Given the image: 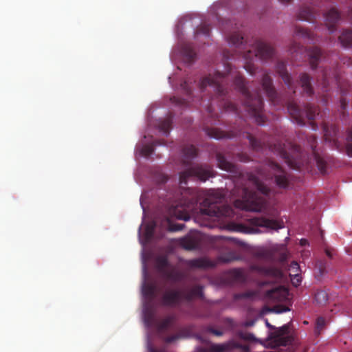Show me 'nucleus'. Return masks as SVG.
Returning a JSON list of instances; mask_svg holds the SVG:
<instances>
[{"instance_id":"obj_1","label":"nucleus","mask_w":352,"mask_h":352,"mask_svg":"<svg viewBox=\"0 0 352 352\" xmlns=\"http://www.w3.org/2000/svg\"><path fill=\"white\" fill-rule=\"evenodd\" d=\"M226 73L215 72L203 78L199 82L201 92L212 91L214 97L219 100V106L226 111H232L240 115L235 104L227 97L228 81L232 79L233 85L242 95L245 110L258 125H263L265 118L263 113V100L261 94L260 88L251 92L245 83L244 77L230 64L225 63Z\"/></svg>"},{"instance_id":"obj_2","label":"nucleus","mask_w":352,"mask_h":352,"mask_svg":"<svg viewBox=\"0 0 352 352\" xmlns=\"http://www.w3.org/2000/svg\"><path fill=\"white\" fill-rule=\"evenodd\" d=\"M224 195L219 190H209L207 192L191 190L188 195H182L179 201L172 204L169 207V214L178 219L187 221L190 219L189 213L192 212L197 204H200V218L203 219L202 226L214 228L216 221L221 217H232L233 209L223 204Z\"/></svg>"},{"instance_id":"obj_3","label":"nucleus","mask_w":352,"mask_h":352,"mask_svg":"<svg viewBox=\"0 0 352 352\" xmlns=\"http://www.w3.org/2000/svg\"><path fill=\"white\" fill-rule=\"evenodd\" d=\"M248 179L256 190L252 191L245 188L243 190V199L235 200L234 205L236 208L246 211H261L266 204L264 196L268 195L270 188L254 174H250Z\"/></svg>"},{"instance_id":"obj_4","label":"nucleus","mask_w":352,"mask_h":352,"mask_svg":"<svg viewBox=\"0 0 352 352\" xmlns=\"http://www.w3.org/2000/svg\"><path fill=\"white\" fill-rule=\"evenodd\" d=\"M231 238L221 236H215L213 239V247L222 252L215 260L206 257L197 258L187 261V265L191 268L208 269L214 267L221 263H228L240 259V256L234 251L230 250L228 243Z\"/></svg>"},{"instance_id":"obj_5","label":"nucleus","mask_w":352,"mask_h":352,"mask_svg":"<svg viewBox=\"0 0 352 352\" xmlns=\"http://www.w3.org/2000/svg\"><path fill=\"white\" fill-rule=\"evenodd\" d=\"M239 53L243 58L245 63L243 67L251 75H254L256 72L257 67L253 61L256 58H258L262 60H267L271 59L275 54L274 48L268 43L262 40H256L252 45V50L242 49Z\"/></svg>"},{"instance_id":"obj_6","label":"nucleus","mask_w":352,"mask_h":352,"mask_svg":"<svg viewBox=\"0 0 352 352\" xmlns=\"http://www.w3.org/2000/svg\"><path fill=\"white\" fill-rule=\"evenodd\" d=\"M227 229L234 232L245 234H254L283 228V222L265 217H252L248 219L243 223H230Z\"/></svg>"},{"instance_id":"obj_7","label":"nucleus","mask_w":352,"mask_h":352,"mask_svg":"<svg viewBox=\"0 0 352 352\" xmlns=\"http://www.w3.org/2000/svg\"><path fill=\"white\" fill-rule=\"evenodd\" d=\"M243 135L249 140L250 146L253 151H260L265 148H268L269 150L276 153L284 159L285 162L292 168L296 169L298 167V164H301L300 162L296 161L293 159V157L285 149V145H282L280 143L272 144L268 140H266V138L258 140L248 132L244 133Z\"/></svg>"},{"instance_id":"obj_8","label":"nucleus","mask_w":352,"mask_h":352,"mask_svg":"<svg viewBox=\"0 0 352 352\" xmlns=\"http://www.w3.org/2000/svg\"><path fill=\"white\" fill-rule=\"evenodd\" d=\"M204 287L197 285L186 292L179 289H167L161 298L162 304L166 307H176L183 300L191 302L195 298H202Z\"/></svg>"},{"instance_id":"obj_9","label":"nucleus","mask_w":352,"mask_h":352,"mask_svg":"<svg viewBox=\"0 0 352 352\" xmlns=\"http://www.w3.org/2000/svg\"><path fill=\"white\" fill-rule=\"evenodd\" d=\"M287 111L293 120L299 125L305 124V116L311 121L312 128L316 130L317 125L312 122L318 115V108L314 104H307L304 109H301L295 102H289L287 104Z\"/></svg>"},{"instance_id":"obj_10","label":"nucleus","mask_w":352,"mask_h":352,"mask_svg":"<svg viewBox=\"0 0 352 352\" xmlns=\"http://www.w3.org/2000/svg\"><path fill=\"white\" fill-rule=\"evenodd\" d=\"M212 169L209 166L193 165L186 169L179 174V184L182 187L183 185L187 184L189 178H196L201 182H206L210 177H212Z\"/></svg>"},{"instance_id":"obj_11","label":"nucleus","mask_w":352,"mask_h":352,"mask_svg":"<svg viewBox=\"0 0 352 352\" xmlns=\"http://www.w3.org/2000/svg\"><path fill=\"white\" fill-rule=\"evenodd\" d=\"M265 166V169H267L270 173L269 175H266L261 172L260 175L263 177L268 179L274 177L276 184L280 188H286L288 186L289 179L287 173L278 164L269 160L267 161Z\"/></svg>"},{"instance_id":"obj_12","label":"nucleus","mask_w":352,"mask_h":352,"mask_svg":"<svg viewBox=\"0 0 352 352\" xmlns=\"http://www.w3.org/2000/svg\"><path fill=\"white\" fill-rule=\"evenodd\" d=\"M250 352L248 345L241 344L233 340L222 344H210L208 346L200 349V352Z\"/></svg>"},{"instance_id":"obj_13","label":"nucleus","mask_w":352,"mask_h":352,"mask_svg":"<svg viewBox=\"0 0 352 352\" xmlns=\"http://www.w3.org/2000/svg\"><path fill=\"white\" fill-rule=\"evenodd\" d=\"M261 85L263 90L265 93V95L270 101L274 106L278 105L280 102L279 96L275 89V87L273 85V80L269 72L266 71L263 72L261 79Z\"/></svg>"},{"instance_id":"obj_14","label":"nucleus","mask_w":352,"mask_h":352,"mask_svg":"<svg viewBox=\"0 0 352 352\" xmlns=\"http://www.w3.org/2000/svg\"><path fill=\"white\" fill-rule=\"evenodd\" d=\"M289 327L287 324L276 329L274 331L270 333L268 340H270L274 346H285L292 342V337L288 335Z\"/></svg>"},{"instance_id":"obj_15","label":"nucleus","mask_w":352,"mask_h":352,"mask_svg":"<svg viewBox=\"0 0 352 352\" xmlns=\"http://www.w3.org/2000/svg\"><path fill=\"white\" fill-rule=\"evenodd\" d=\"M254 269L258 271L261 275L271 279L270 282L272 283L280 281L283 278V272L276 267L257 266L254 267Z\"/></svg>"},{"instance_id":"obj_16","label":"nucleus","mask_w":352,"mask_h":352,"mask_svg":"<svg viewBox=\"0 0 352 352\" xmlns=\"http://www.w3.org/2000/svg\"><path fill=\"white\" fill-rule=\"evenodd\" d=\"M276 72L279 74L285 84L287 86L288 89L292 90L294 93L296 92L294 85L291 75L287 72L286 63L282 60H278L275 66Z\"/></svg>"},{"instance_id":"obj_17","label":"nucleus","mask_w":352,"mask_h":352,"mask_svg":"<svg viewBox=\"0 0 352 352\" xmlns=\"http://www.w3.org/2000/svg\"><path fill=\"white\" fill-rule=\"evenodd\" d=\"M325 23L330 33L336 30V25L340 19V14L335 8L329 10L324 16Z\"/></svg>"},{"instance_id":"obj_18","label":"nucleus","mask_w":352,"mask_h":352,"mask_svg":"<svg viewBox=\"0 0 352 352\" xmlns=\"http://www.w3.org/2000/svg\"><path fill=\"white\" fill-rule=\"evenodd\" d=\"M287 290L283 287L278 286L266 292L265 297L273 301H282L287 295Z\"/></svg>"},{"instance_id":"obj_19","label":"nucleus","mask_w":352,"mask_h":352,"mask_svg":"<svg viewBox=\"0 0 352 352\" xmlns=\"http://www.w3.org/2000/svg\"><path fill=\"white\" fill-rule=\"evenodd\" d=\"M218 167L223 170L231 173H237V166L228 161L226 157L220 153H217L216 155Z\"/></svg>"},{"instance_id":"obj_20","label":"nucleus","mask_w":352,"mask_h":352,"mask_svg":"<svg viewBox=\"0 0 352 352\" xmlns=\"http://www.w3.org/2000/svg\"><path fill=\"white\" fill-rule=\"evenodd\" d=\"M307 54L309 56L311 69H316L322 56V52L320 49L316 46L311 47L307 50Z\"/></svg>"},{"instance_id":"obj_21","label":"nucleus","mask_w":352,"mask_h":352,"mask_svg":"<svg viewBox=\"0 0 352 352\" xmlns=\"http://www.w3.org/2000/svg\"><path fill=\"white\" fill-rule=\"evenodd\" d=\"M315 16V12L312 8L308 6H302L300 8L298 12L296 14V19L300 21H306L312 22Z\"/></svg>"},{"instance_id":"obj_22","label":"nucleus","mask_w":352,"mask_h":352,"mask_svg":"<svg viewBox=\"0 0 352 352\" xmlns=\"http://www.w3.org/2000/svg\"><path fill=\"white\" fill-rule=\"evenodd\" d=\"M180 244L184 249L192 250L199 248L200 241L196 236H186L181 239Z\"/></svg>"},{"instance_id":"obj_23","label":"nucleus","mask_w":352,"mask_h":352,"mask_svg":"<svg viewBox=\"0 0 352 352\" xmlns=\"http://www.w3.org/2000/svg\"><path fill=\"white\" fill-rule=\"evenodd\" d=\"M163 276L166 280L173 283H179L184 279V274L176 269L164 270Z\"/></svg>"},{"instance_id":"obj_24","label":"nucleus","mask_w":352,"mask_h":352,"mask_svg":"<svg viewBox=\"0 0 352 352\" xmlns=\"http://www.w3.org/2000/svg\"><path fill=\"white\" fill-rule=\"evenodd\" d=\"M224 34H226V38L228 42L238 48V52L242 49L243 45V36L239 32H234L232 34H226L224 32Z\"/></svg>"},{"instance_id":"obj_25","label":"nucleus","mask_w":352,"mask_h":352,"mask_svg":"<svg viewBox=\"0 0 352 352\" xmlns=\"http://www.w3.org/2000/svg\"><path fill=\"white\" fill-rule=\"evenodd\" d=\"M300 82L303 92L307 96H311L314 94V89L311 83V77L307 74H302L300 76Z\"/></svg>"},{"instance_id":"obj_26","label":"nucleus","mask_w":352,"mask_h":352,"mask_svg":"<svg viewBox=\"0 0 352 352\" xmlns=\"http://www.w3.org/2000/svg\"><path fill=\"white\" fill-rule=\"evenodd\" d=\"M206 133L210 138L217 140H220L225 138H230L237 135L236 133H234L232 132L231 134L226 133L224 131H222L216 128H207L206 129Z\"/></svg>"},{"instance_id":"obj_27","label":"nucleus","mask_w":352,"mask_h":352,"mask_svg":"<svg viewBox=\"0 0 352 352\" xmlns=\"http://www.w3.org/2000/svg\"><path fill=\"white\" fill-rule=\"evenodd\" d=\"M341 45L344 48L352 46V29L344 30L338 37Z\"/></svg>"},{"instance_id":"obj_28","label":"nucleus","mask_w":352,"mask_h":352,"mask_svg":"<svg viewBox=\"0 0 352 352\" xmlns=\"http://www.w3.org/2000/svg\"><path fill=\"white\" fill-rule=\"evenodd\" d=\"M294 35L296 36H300L305 39H307L308 41L313 43H314L315 41H316L315 38L314 34L313 32L300 26L295 27Z\"/></svg>"},{"instance_id":"obj_29","label":"nucleus","mask_w":352,"mask_h":352,"mask_svg":"<svg viewBox=\"0 0 352 352\" xmlns=\"http://www.w3.org/2000/svg\"><path fill=\"white\" fill-rule=\"evenodd\" d=\"M227 278L230 283H242L245 280L243 272L239 269L230 270L228 273Z\"/></svg>"},{"instance_id":"obj_30","label":"nucleus","mask_w":352,"mask_h":352,"mask_svg":"<svg viewBox=\"0 0 352 352\" xmlns=\"http://www.w3.org/2000/svg\"><path fill=\"white\" fill-rule=\"evenodd\" d=\"M162 144H164V142L161 140H155L150 144H145L142 147L140 154L145 157H148L153 153L155 146Z\"/></svg>"},{"instance_id":"obj_31","label":"nucleus","mask_w":352,"mask_h":352,"mask_svg":"<svg viewBox=\"0 0 352 352\" xmlns=\"http://www.w3.org/2000/svg\"><path fill=\"white\" fill-rule=\"evenodd\" d=\"M156 286L153 283H144L142 286V294L149 300H152L155 296Z\"/></svg>"},{"instance_id":"obj_32","label":"nucleus","mask_w":352,"mask_h":352,"mask_svg":"<svg viewBox=\"0 0 352 352\" xmlns=\"http://www.w3.org/2000/svg\"><path fill=\"white\" fill-rule=\"evenodd\" d=\"M175 320L174 316H168L156 324V327L160 333L167 331Z\"/></svg>"},{"instance_id":"obj_33","label":"nucleus","mask_w":352,"mask_h":352,"mask_svg":"<svg viewBox=\"0 0 352 352\" xmlns=\"http://www.w3.org/2000/svg\"><path fill=\"white\" fill-rule=\"evenodd\" d=\"M182 152L184 157V164H186L188 159L194 158L197 155V149L193 145L185 146Z\"/></svg>"},{"instance_id":"obj_34","label":"nucleus","mask_w":352,"mask_h":352,"mask_svg":"<svg viewBox=\"0 0 352 352\" xmlns=\"http://www.w3.org/2000/svg\"><path fill=\"white\" fill-rule=\"evenodd\" d=\"M172 116H169L160 121L158 128L161 132L168 135L172 126Z\"/></svg>"},{"instance_id":"obj_35","label":"nucleus","mask_w":352,"mask_h":352,"mask_svg":"<svg viewBox=\"0 0 352 352\" xmlns=\"http://www.w3.org/2000/svg\"><path fill=\"white\" fill-rule=\"evenodd\" d=\"M277 251V248L275 247H272L271 248H267L261 250L259 252V255L261 258H264L267 261H274L275 259V253Z\"/></svg>"},{"instance_id":"obj_36","label":"nucleus","mask_w":352,"mask_h":352,"mask_svg":"<svg viewBox=\"0 0 352 352\" xmlns=\"http://www.w3.org/2000/svg\"><path fill=\"white\" fill-rule=\"evenodd\" d=\"M315 300L320 305H325L329 299L328 294L325 290H318L315 294Z\"/></svg>"},{"instance_id":"obj_37","label":"nucleus","mask_w":352,"mask_h":352,"mask_svg":"<svg viewBox=\"0 0 352 352\" xmlns=\"http://www.w3.org/2000/svg\"><path fill=\"white\" fill-rule=\"evenodd\" d=\"M156 226H157V223L155 221H153L148 223L147 225H146L144 235H145L146 240L149 241L153 237Z\"/></svg>"},{"instance_id":"obj_38","label":"nucleus","mask_w":352,"mask_h":352,"mask_svg":"<svg viewBox=\"0 0 352 352\" xmlns=\"http://www.w3.org/2000/svg\"><path fill=\"white\" fill-rule=\"evenodd\" d=\"M307 142L312 150V153L314 155L316 159L318 161V163L320 164L321 162V160L318 157V153H317V151L316 150V144H317V138L316 136L314 135H311L309 137H308L307 138Z\"/></svg>"},{"instance_id":"obj_39","label":"nucleus","mask_w":352,"mask_h":352,"mask_svg":"<svg viewBox=\"0 0 352 352\" xmlns=\"http://www.w3.org/2000/svg\"><path fill=\"white\" fill-rule=\"evenodd\" d=\"M157 266L158 270L164 274V270H168L166 268L168 266V261L165 256H159L157 260Z\"/></svg>"},{"instance_id":"obj_40","label":"nucleus","mask_w":352,"mask_h":352,"mask_svg":"<svg viewBox=\"0 0 352 352\" xmlns=\"http://www.w3.org/2000/svg\"><path fill=\"white\" fill-rule=\"evenodd\" d=\"M346 151L349 156L352 157V129L347 131L346 137Z\"/></svg>"},{"instance_id":"obj_41","label":"nucleus","mask_w":352,"mask_h":352,"mask_svg":"<svg viewBox=\"0 0 352 352\" xmlns=\"http://www.w3.org/2000/svg\"><path fill=\"white\" fill-rule=\"evenodd\" d=\"M255 292L253 291H247L245 292L237 293L234 295V298L236 300L245 298H252L255 296Z\"/></svg>"},{"instance_id":"obj_42","label":"nucleus","mask_w":352,"mask_h":352,"mask_svg":"<svg viewBox=\"0 0 352 352\" xmlns=\"http://www.w3.org/2000/svg\"><path fill=\"white\" fill-rule=\"evenodd\" d=\"M210 32V27L208 24L202 23L199 27L197 28L195 30L196 34H202L205 36H209Z\"/></svg>"},{"instance_id":"obj_43","label":"nucleus","mask_w":352,"mask_h":352,"mask_svg":"<svg viewBox=\"0 0 352 352\" xmlns=\"http://www.w3.org/2000/svg\"><path fill=\"white\" fill-rule=\"evenodd\" d=\"M183 53L189 61H192L196 56L193 49L188 45H186L184 47Z\"/></svg>"},{"instance_id":"obj_44","label":"nucleus","mask_w":352,"mask_h":352,"mask_svg":"<svg viewBox=\"0 0 352 352\" xmlns=\"http://www.w3.org/2000/svg\"><path fill=\"white\" fill-rule=\"evenodd\" d=\"M326 324L325 320L323 317H318L316 322L315 333L317 335L320 334L322 330Z\"/></svg>"},{"instance_id":"obj_45","label":"nucleus","mask_w":352,"mask_h":352,"mask_svg":"<svg viewBox=\"0 0 352 352\" xmlns=\"http://www.w3.org/2000/svg\"><path fill=\"white\" fill-rule=\"evenodd\" d=\"M166 223L168 225V230L170 232L182 230L184 226V224H172L168 218H166Z\"/></svg>"},{"instance_id":"obj_46","label":"nucleus","mask_w":352,"mask_h":352,"mask_svg":"<svg viewBox=\"0 0 352 352\" xmlns=\"http://www.w3.org/2000/svg\"><path fill=\"white\" fill-rule=\"evenodd\" d=\"M154 321V314L151 309H147L144 313V322L148 327L151 326Z\"/></svg>"},{"instance_id":"obj_47","label":"nucleus","mask_w":352,"mask_h":352,"mask_svg":"<svg viewBox=\"0 0 352 352\" xmlns=\"http://www.w3.org/2000/svg\"><path fill=\"white\" fill-rule=\"evenodd\" d=\"M331 129L332 130V134L330 132H329V128L327 126L324 125L323 127L324 136L326 137L327 140H331L332 138H333L334 136H336L337 131L335 126H331Z\"/></svg>"},{"instance_id":"obj_48","label":"nucleus","mask_w":352,"mask_h":352,"mask_svg":"<svg viewBox=\"0 0 352 352\" xmlns=\"http://www.w3.org/2000/svg\"><path fill=\"white\" fill-rule=\"evenodd\" d=\"M300 271V266L296 261L292 262L289 267V276L292 277L294 274H298Z\"/></svg>"},{"instance_id":"obj_49","label":"nucleus","mask_w":352,"mask_h":352,"mask_svg":"<svg viewBox=\"0 0 352 352\" xmlns=\"http://www.w3.org/2000/svg\"><path fill=\"white\" fill-rule=\"evenodd\" d=\"M239 336L244 340L254 341L256 340L254 336L249 332H239Z\"/></svg>"},{"instance_id":"obj_50","label":"nucleus","mask_w":352,"mask_h":352,"mask_svg":"<svg viewBox=\"0 0 352 352\" xmlns=\"http://www.w3.org/2000/svg\"><path fill=\"white\" fill-rule=\"evenodd\" d=\"M170 100L173 103L180 106H186L189 103V101L187 100L176 96H173Z\"/></svg>"},{"instance_id":"obj_51","label":"nucleus","mask_w":352,"mask_h":352,"mask_svg":"<svg viewBox=\"0 0 352 352\" xmlns=\"http://www.w3.org/2000/svg\"><path fill=\"white\" fill-rule=\"evenodd\" d=\"M271 310L274 313L281 314L289 311V309L284 305H276Z\"/></svg>"},{"instance_id":"obj_52","label":"nucleus","mask_w":352,"mask_h":352,"mask_svg":"<svg viewBox=\"0 0 352 352\" xmlns=\"http://www.w3.org/2000/svg\"><path fill=\"white\" fill-rule=\"evenodd\" d=\"M316 267L318 270L320 276L324 274L326 270V263L324 261H319L317 262Z\"/></svg>"},{"instance_id":"obj_53","label":"nucleus","mask_w":352,"mask_h":352,"mask_svg":"<svg viewBox=\"0 0 352 352\" xmlns=\"http://www.w3.org/2000/svg\"><path fill=\"white\" fill-rule=\"evenodd\" d=\"M236 158L241 162H248L250 160V157L247 153H238Z\"/></svg>"},{"instance_id":"obj_54","label":"nucleus","mask_w":352,"mask_h":352,"mask_svg":"<svg viewBox=\"0 0 352 352\" xmlns=\"http://www.w3.org/2000/svg\"><path fill=\"white\" fill-rule=\"evenodd\" d=\"M181 87L182 89L185 91L186 94L190 97V96L192 94V89L188 85V82L187 81H184L183 83L181 84Z\"/></svg>"},{"instance_id":"obj_55","label":"nucleus","mask_w":352,"mask_h":352,"mask_svg":"<svg viewBox=\"0 0 352 352\" xmlns=\"http://www.w3.org/2000/svg\"><path fill=\"white\" fill-rule=\"evenodd\" d=\"M330 76L327 72V70H323L322 71V84H323V86H324V88H327V86L329 83V80L330 79Z\"/></svg>"},{"instance_id":"obj_56","label":"nucleus","mask_w":352,"mask_h":352,"mask_svg":"<svg viewBox=\"0 0 352 352\" xmlns=\"http://www.w3.org/2000/svg\"><path fill=\"white\" fill-rule=\"evenodd\" d=\"M300 50L301 45L296 42H293L289 48V51L292 54L298 52V51H300Z\"/></svg>"},{"instance_id":"obj_57","label":"nucleus","mask_w":352,"mask_h":352,"mask_svg":"<svg viewBox=\"0 0 352 352\" xmlns=\"http://www.w3.org/2000/svg\"><path fill=\"white\" fill-rule=\"evenodd\" d=\"M206 331L208 332L212 333L213 335H214L216 336H221L223 334V332L222 331L215 329L212 328V327H208L206 329Z\"/></svg>"},{"instance_id":"obj_58","label":"nucleus","mask_w":352,"mask_h":352,"mask_svg":"<svg viewBox=\"0 0 352 352\" xmlns=\"http://www.w3.org/2000/svg\"><path fill=\"white\" fill-rule=\"evenodd\" d=\"M291 279H292L293 284L296 286L298 285L301 282V280H300V278L298 274H294V276L292 277H291Z\"/></svg>"},{"instance_id":"obj_59","label":"nucleus","mask_w":352,"mask_h":352,"mask_svg":"<svg viewBox=\"0 0 352 352\" xmlns=\"http://www.w3.org/2000/svg\"><path fill=\"white\" fill-rule=\"evenodd\" d=\"M148 352H167L165 348L155 349L152 346H148Z\"/></svg>"},{"instance_id":"obj_60","label":"nucleus","mask_w":352,"mask_h":352,"mask_svg":"<svg viewBox=\"0 0 352 352\" xmlns=\"http://www.w3.org/2000/svg\"><path fill=\"white\" fill-rule=\"evenodd\" d=\"M347 106V101L345 98H342L340 99V108L341 111H342V113H344V111L345 110L346 107Z\"/></svg>"},{"instance_id":"obj_61","label":"nucleus","mask_w":352,"mask_h":352,"mask_svg":"<svg viewBox=\"0 0 352 352\" xmlns=\"http://www.w3.org/2000/svg\"><path fill=\"white\" fill-rule=\"evenodd\" d=\"M206 109L208 115H210V116H213V108H212V104H206Z\"/></svg>"},{"instance_id":"obj_62","label":"nucleus","mask_w":352,"mask_h":352,"mask_svg":"<svg viewBox=\"0 0 352 352\" xmlns=\"http://www.w3.org/2000/svg\"><path fill=\"white\" fill-rule=\"evenodd\" d=\"M333 251H334V250H333V249L327 248L325 249V254H326V255H327L329 258H333Z\"/></svg>"},{"instance_id":"obj_63","label":"nucleus","mask_w":352,"mask_h":352,"mask_svg":"<svg viewBox=\"0 0 352 352\" xmlns=\"http://www.w3.org/2000/svg\"><path fill=\"white\" fill-rule=\"evenodd\" d=\"M177 337L175 336H168V337L166 338L165 342L167 343L173 342V341H175L177 339Z\"/></svg>"},{"instance_id":"obj_64","label":"nucleus","mask_w":352,"mask_h":352,"mask_svg":"<svg viewBox=\"0 0 352 352\" xmlns=\"http://www.w3.org/2000/svg\"><path fill=\"white\" fill-rule=\"evenodd\" d=\"M254 324V320H250V321L245 322V324H244V326L248 327H252Z\"/></svg>"}]
</instances>
